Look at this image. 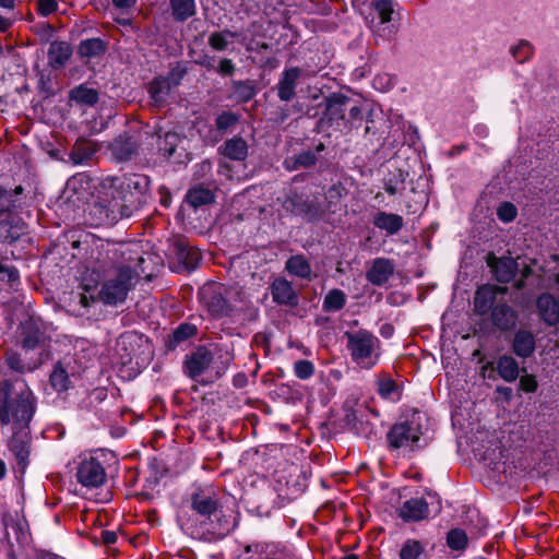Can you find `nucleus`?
Here are the masks:
<instances>
[{
	"label": "nucleus",
	"instance_id": "obj_1",
	"mask_svg": "<svg viewBox=\"0 0 559 559\" xmlns=\"http://www.w3.org/2000/svg\"><path fill=\"white\" fill-rule=\"evenodd\" d=\"M150 178L139 174L108 176L102 180L97 201L88 210L92 226H111L131 217L146 202Z\"/></svg>",
	"mask_w": 559,
	"mask_h": 559
},
{
	"label": "nucleus",
	"instance_id": "obj_2",
	"mask_svg": "<svg viewBox=\"0 0 559 559\" xmlns=\"http://www.w3.org/2000/svg\"><path fill=\"white\" fill-rule=\"evenodd\" d=\"M144 262L140 255L133 257L130 250L124 249L122 245H108L100 252L98 258L97 272L102 275L100 289L97 296L85 293L78 294L79 304L87 308L97 299L107 306H119L123 304L130 290L135 286L140 276L136 265Z\"/></svg>",
	"mask_w": 559,
	"mask_h": 559
},
{
	"label": "nucleus",
	"instance_id": "obj_3",
	"mask_svg": "<svg viewBox=\"0 0 559 559\" xmlns=\"http://www.w3.org/2000/svg\"><path fill=\"white\" fill-rule=\"evenodd\" d=\"M190 509L192 515L180 511L177 521L181 530L193 538L218 540L236 526L235 518L223 509L217 493L210 486L199 487L191 493Z\"/></svg>",
	"mask_w": 559,
	"mask_h": 559
},
{
	"label": "nucleus",
	"instance_id": "obj_4",
	"mask_svg": "<svg viewBox=\"0 0 559 559\" xmlns=\"http://www.w3.org/2000/svg\"><path fill=\"white\" fill-rule=\"evenodd\" d=\"M36 406L37 399L25 382L19 391H13L12 384L5 383L0 392V424L11 425L13 430L28 429Z\"/></svg>",
	"mask_w": 559,
	"mask_h": 559
},
{
	"label": "nucleus",
	"instance_id": "obj_5",
	"mask_svg": "<svg viewBox=\"0 0 559 559\" xmlns=\"http://www.w3.org/2000/svg\"><path fill=\"white\" fill-rule=\"evenodd\" d=\"M346 348L354 364L362 369L374 367L381 356V342L369 330L346 331Z\"/></svg>",
	"mask_w": 559,
	"mask_h": 559
},
{
	"label": "nucleus",
	"instance_id": "obj_6",
	"mask_svg": "<svg viewBox=\"0 0 559 559\" xmlns=\"http://www.w3.org/2000/svg\"><path fill=\"white\" fill-rule=\"evenodd\" d=\"M282 206L286 212L300 216L309 223L319 222L325 214L318 199L296 191H290L285 197Z\"/></svg>",
	"mask_w": 559,
	"mask_h": 559
},
{
	"label": "nucleus",
	"instance_id": "obj_7",
	"mask_svg": "<svg viewBox=\"0 0 559 559\" xmlns=\"http://www.w3.org/2000/svg\"><path fill=\"white\" fill-rule=\"evenodd\" d=\"M391 449L414 451L424 447L421 443V430L414 421L395 424L386 436Z\"/></svg>",
	"mask_w": 559,
	"mask_h": 559
},
{
	"label": "nucleus",
	"instance_id": "obj_8",
	"mask_svg": "<svg viewBox=\"0 0 559 559\" xmlns=\"http://www.w3.org/2000/svg\"><path fill=\"white\" fill-rule=\"evenodd\" d=\"M227 293V288L218 283H207L200 289L201 301L213 317L222 318L233 313Z\"/></svg>",
	"mask_w": 559,
	"mask_h": 559
},
{
	"label": "nucleus",
	"instance_id": "obj_9",
	"mask_svg": "<svg viewBox=\"0 0 559 559\" xmlns=\"http://www.w3.org/2000/svg\"><path fill=\"white\" fill-rule=\"evenodd\" d=\"M107 474L103 463L96 456H85L78 465L76 479L87 488H98L106 481Z\"/></svg>",
	"mask_w": 559,
	"mask_h": 559
},
{
	"label": "nucleus",
	"instance_id": "obj_10",
	"mask_svg": "<svg viewBox=\"0 0 559 559\" xmlns=\"http://www.w3.org/2000/svg\"><path fill=\"white\" fill-rule=\"evenodd\" d=\"M169 254L177 261L180 270H193L201 260V252L183 238L174 240L169 247Z\"/></svg>",
	"mask_w": 559,
	"mask_h": 559
},
{
	"label": "nucleus",
	"instance_id": "obj_11",
	"mask_svg": "<svg viewBox=\"0 0 559 559\" xmlns=\"http://www.w3.org/2000/svg\"><path fill=\"white\" fill-rule=\"evenodd\" d=\"M211 347L199 346L186 356L183 368L186 374L195 380L206 371L212 373Z\"/></svg>",
	"mask_w": 559,
	"mask_h": 559
},
{
	"label": "nucleus",
	"instance_id": "obj_12",
	"mask_svg": "<svg viewBox=\"0 0 559 559\" xmlns=\"http://www.w3.org/2000/svg\"><path fill=\"white\" fill-rule=\"evenodd\" d=\"M7 445L14 455L17 466L22 472H24L29 463L31 453V437L28 429L13 430V435L8 440Z\"/></svg>",
	"mask_w": 559,
	"mask_h": 559
},
{
	"label": "nucleus",
	"instance_id": "obj_13",
	"mask_svg": "<svg viewBox=\"0 0 559 559\" xmlns=\"http://www.w3.org/2000/svg\"><path fill=\"white\" fill-rule=\"evenodd\" d=\"M491 324L500 332H509L515 329L519 321L518 311L506 301H499L490 312Z\"/></svg>",
	"mask_w": 559,
	"mask_h": 559
},
{
	"label": "nucleus",
	"instance_id": "obj_14",
	"mask_svg": "<svg viewBox=\"0 0 559 559\" xmlns=\"http://www.w3.org/2000/svg\"><path fill=\"white\" fill-rule=\"evenodd\" d=\"M486 261L498 282L507 284L514 278L518 263L513 258H497L493 253H488Z\"/></svg>",
	"mask_w": 559,
	"mask_h": 559
},
{
	"label": "nucleus",
	"instance_id": "obj_15",
	"mask_svg": "<svg viewBox=\"0 0 559 559\" xmlns=\"http://www.w3.org/2000/svg\"><path fill=\"white\" fill-rule=\"evenodd\" d=\"M212 377L219 379L224 376L233 364L234 348L227 344H215L211 347Z\"/></svg>",
	"mask_w": 559,
	"mask_h": 559
},
{
	"label": "nucleus",
	"instance_id": "obj_16",
	"mask_svg": "<svg viewBox=\"0 0 559 559\" xmlns=\"http://www.w3.org/2000/svg\"><path fill=\"white\" fill-rule=\"evenodd\" d=\"M304 75V71L298 67L285 69L277 82V96L283 102H290L296 95L298 81Z\"/></svg>",
	"mask_w": 559,
	"mask_h": 559
},
{
	"label": "nucleus",
	"instance_id": "obj_17",
	"mask_svg": "<svg viewBox=\"0 0 559 559\" xmlns=\"http://www.w3.org/2000/svg\"><path fill=\"white\" fill-rule=\"evenodd\" d=\"M506 287H497L490 285L479 287L476 290L474 297L475 311L480 316H484L489 311L491 312L495 305L499 302L497 301V294H506Z\"/></svg>",
	"mask_w": 559,
	"mask_h": 559
},
{
	"label": "nucleus",
	"instance_id": "obj_18",
	"mask_svg": "<svg viewBox=\"0 0 559 559\" xmlns=\"http://www.w3.org/2000/svg\"><path fill=\"white\" fill-rule=\"evenodd\" d=\"M540 320L548 326L559 325V300L551 294L544 293L536 300Z\"/></svg>",
	"mask_w": 559,
	"mask_h": 559
},
{
	"label": "nucleus",
	"instance_id": "obj_19",
	"mask_svg": "<svg viewBox=\"0 0 559 559\" xmlns=\"http://www.w3.org/2000/svg\"><path fill=\"white\" fill-rule=\"evenodd\" d=\"M138 146V141L132 135L123 134L110 143L109 150L117 162H126L136 153Z\"/></svg>",
	"mask_w": 559,
	"mask_h": 559
},
{
	"label": "nucleus",
	"instance_id": "obj_20",
	"mask_svg": "<svg viewBox=\"0 0 559 559\" xmlns=\"http://www.w3.org/2000/svg\"><path fill=\"white\" fill-rule=\"evenodd\" d=\"M394 273V265L389 259L377 258L371 267L366 273V278L372 285L381 286L385 284Z\"/></svg>",
	"mask_w": 559,
	"mask_h": 559
},
{
	"label": "nucleus",
	"instance_id": "obj_21",
	"mask_svg": "<svg viewBox=\"0 0 559 559\" xmlns=\"http://www.w3.org/2000/svg\"><path fill=\"white\" fill-rule=\"evenodd\" d=\"M512 350L520 358L531 357L536 349V338L533 332L520 329L515 332L512 341Z\"/></svg>",
	"mask_w": 559,
	"mask_h": 559
},
{
	"label": "nucleus",
	"instance_id": "obj_22",
	"mask_svg": "<svg viewBox=\"0 0 559 559\" xmlns=\"http://www.w3.org/2000/svg\"><path fill=\"white\" fill-rule=\"evenodd\" d=\"M271 294L276 304L296 306L298 304V295L293 285L285 278H276L271 285Z\"/></svg>",
	"mask_w": 559,
	"mask_h": 559
},
{
	"label": "nucleus",
	"instance_id": "obj_23",
	"mask_svg": "<svg viewBox=\"0 0 559 559\" xmlns=\"http://www.w3.org/2000/svg\"><path fill=\"white\" fill-rule=\"evenodd\" d=\"M429 515L428 503L423 498L406 500L400 508V516L404 521H420Z\"/></svg>",
	"mask_w": 559,
	"mask_h": 559
},
{
	"label": "nucleus",
	"instance_id": "obj_24",
	"mask_svg": "<svg viewBox=\"0 0 559 559\" xmlns=\"http://www.w3.org/2000/svg\"><path fill=\"white\" fill-rule=\"evenodd\" d=\"M21 344L25 349H34L44 341V333L34 319L25 320L20 325Z\"/></svg>",
	"mask_w": 559,
	"mask_h": 559
},
{
	"label": "nucleus",
	"instance_id": "obj_25",
	"mask_svg": "<svg viewBox=\"0 0 559 559\" xmlns=\"http://www.w3.org/2000/svg\"><path fill=\"white\" fill-rule=\"evenodd\" d=\"M372 223L374 227L384 230L390 236L397 234L404 226V219L401 215L384 211L377 212Z\"/></svg>",
	"mask_w": 559,
	"mask_h": 559
},
{
	"label": "nucleus",
	"instance_id": "obj_26",
	"mask_svg": "<svg viewBox=\"0 0 559 559\" xmlns=\"http://www.w3.org/2000/svg\"><path fill=\"white\" fill-rule=\"evenodd\" d=\"M377 392L383 399L397 402L402 397V389L386 372H381L377 378Z\"/></svg>",
	"mask_w": 559,
	"mask_h": 559
},
{
	"label": "nucleus",
	"instance_id": "obj_27",
	"mask_svg": "<svg viewBox=\"0 0 559 559\" xmlns=\"http://www.w3.org/2000/svg\"><path fill=\"white\" fill-rule=\"evenodd\" d=\"M72 56V48L67 41H52L48 48V64L52 69H60L66 66Z\"/></svg>",
	"mask_w": 559,
	"mask_h": 559
},
{
	"label": "nucleus",
	"instance_id": "obj_28",
	"mask_svg": "<svg viewBox=\"0 0 559 559\" xmlns=\"http://www.w3.org/2000/svg\"><path fill=\"white\" fill-rule=\"evenodd\" d=\"M427 545V542L407 538L400 547L399 559H429Z\"/></svg>",
	"mask_w": 559,
	"mask_h": 559
},
{
	"label": "nucleus",
	"instance_id": "obj_29",
	"mask_svg": "<svg viewBox=\"0 0 559 559\" xmlns=\"http://www.w3.org/2000/svg\"><path fill=\"white\" fill-rule=\"evenodd\" d=\"M69 365L70 360H60L55 365L50 373V384L57 392H64L71 385Z\"/></svg>",
	"mask_w": 559,
	"mask_h": 559
},
{
	"label": "nucleus",
	"instance_id": "obj_30",
	"mask_svg": "<svg viewBox=\"0 0 559 559\" xmlns=\"http://www.w3.org/2000/svg\"><path fill=\"white\" fill-rule=\"evenodd\" d=\"M348 102V97L343 94L334 93L325 98V111L324 117L329 121L343 120L345 117V106Z\"/></svg>",
	"mask_w": 559,
	"mask_h": 559
},
{
	"label": "nucleus",
	"instance_id": "obj_31",
	"mask_svg": "<svg viewBox=\"0 0 559 559\" xmlns=\"http://www.w3.org/2000/svg\"><path fill=\"white\" fill-rule=\"evenodd\" d=\"M221 153L231 160L242 162L248 156V144L242 138L234 136L225 141Z\"/></svg>",
	"mask_w": 559,
	"mask_h": 559
},
{
	"label": "nucleus",
	"instance_id": "obj_32",
	"mask_svg": "<svg viewBox=\"0 0 559 559\" xmlns=\"http://www.w3.org/2000/svg\"><path fill=\"white\" fill-rule=\"evenodd\" d=\"M97 152L95 143L88 140H78L70 153L71 160L76 164H84Z\"/></svg>",
	"mask_w": 559,
	"mask_h": 559
},
{
	"label": "nucleus",
	"instance_id": "obj_33",
	"mask_svg": "<svg viewBox=\"0 0 559 559\" xmlns=\"http://www.w3.org/2000/svg\"><path fill=\"white\" fill-rule=\"evenodd\" d=\"M317 163V156L313 151L306 150L298 155L288 156L284 159V167L289 170H297L299 168H308Z\"/></svg>",
	"mask_w": 559,
	"mask_h": 559
},
{
	"label": "nucleus",
	"instance_id": "obj_34",
	"mask_svg": "<svg viewBox=\"0 0 559 559\" xmlns=\"http://www.w3.org/2000/svg\"><path fill=\"white\" fill-rule=\"evenodd\" d=\"M186 200L191 206L199 207L212 203L214 194L211 189L198 185L188 190Z\"/></svg>",
	"mask_w": 559,
	"mask_h": 559
},
{
	"label": "nucleus",
	"instance_id": "obj_35",
	"mask_svg": "<svg viewBox=\"0 0 559 559\" xmlns=\"http://www.w3.org/2000/svg\"><path fill=\"white\" fill-rule=\"evenodd\" d=\"M69 98L80 105L94 106L98 102V93L96 90L81 84L70 91Z\"/></svg>",
	"mask_w": 559,
	"mask_h": 559
},
{
	"label": "nucleus",
	"instance_id": "obj_36",
	"mask_svg": "<svg viewBox=\"0 0 559 559\" xmlns=\"http://www.w3.org/2000/svg\"><path fill=\"white\" fill-rule=\"evenodd\" d=\"M497 371L504 381L512 382L519 377V364L513 357L503 355L497 360Z\"/></svg>",
	"mask_w": 559,
	"mask_h": 559
},
{
	"label": "nucleus",
	"instance_id": "obj_37",
	"mask_svg": "<svg viewBox=\"0 0 559 559\" xmlns=\"http://www.w3.org/2000/svg\"><path fill=\"white\" fill-rule=\"evenodd\" d=\"M170 88L171 86L169 79L159 76L155 78L150 83L148 93L154 103L163 104L166 100L168 94L170 93Z\"/></svg>",
	"mask_w": 559,
	"mask_h": 559
},
{
	"label": "nucleus",
	"instance_id": "obj_38",
	"mask_svg": "<svg viewBox=\"0 0 559 559\" xmlns=\"http://www.w3.org/2000/svg\"><path fill=\"white\" fill-rule=\"evenodd\" d=\"M159 143L158 150L166 157H175L177 154L178 145L182 142V139L177 132L167 131L162 136L158 134Z\"/></svg>",
	"mask_w": 559,
	"mask_h": 559
},
{
	"label": "nucleus",
	"instance_id": "obj_39",
	"mask_svg": "<svg viewBox=\"0 0 559 559\" xmlns=\"http://www.w3.org/2000/svg\"><path fill=\"white\" fill-rule=\"evenodd\" d=\"M92 190V179L87 174L80 173L68 179L66 191H72L79 198Z\"/></svg>",
	"mask_w": 559,
	"mask_h": 559
},
{
	"label": "nucleus",
	"instance_id": "obj_40",
	"mask_svg": "<svg viewBox=\"0 0 559 559\" xmlns=\"http://www.w3.org/2000/svg\"><path fill=\"white\" fill-rule=\"evenodd\" d=\"M286 270L295 276L308 278L311 267L306 258L301 254L290 257L286 262Z\"/></svg>",
	"mask_w": 559,
	"mask_h": 559
},
{
	"label": "nucleus",
	"instance_id": "obj_41",
	"mask_svg": "<svg viewBox=\"0 0 559 559\" xmlns=\"http://www.w3.org/2000/svg\"><path fill=\"white\" fill-rule=\"evenodd\" d=\"M236 33L229 29L213 32L209 35L207 44L213 50L222 52L227 50L228 45L231 43V39L236 37Z\"/></svg>",
	"mask_w": 559,
	"mask_h": 559
},
{
	"label": "nucleus",
	"instance_id": "obj_42",
	"mask_svg": "<svg viewBox=\"0 0 559 559\" xmlns=\"http://www.w3.org/2000/svg\"><path fill=\"white\" fill-rule=\"evenodd\" d=\"M173 15L177 21H186L195 14L194 0H170Z\"/></svg>",
	"mask_w": 559,
	"mask_h": 559
},
{
	"label": "nucleus",
	"instance_id": "obj_43",
	"mask_svg": "<svg viewBox=\"0 0 559 559\" xmlns=\"http://www.w3.org/2000/svg\"><path fill=\"white\" fill-rule=\"evenodd\" d=\"M106 43L100 38H90L81 41L79 45V53L82 57H97L106 51Z\"/></svg>",
	"mask_w": 559,
	"mask_h": 559
},
{
	"label": "nucleus",
	"instance_id": "obj_44",
	"mask_svg": "<svg viewBox=\"0 0 559 559\" xmlns=\"http://www.w3.org/2000/svg\"><path fill=\"white\" fill-rule=\"evenodd\" d=\"M5 362L9 366L10 369L20 372H31L37 369L41 361H34V362H24L21 358V356L14 352H8L5 355Z\"/></svg>",
	"mask_w": 559,
	"mask_h": 559
},
{
	"label": "nucleus",
	"instance_id": "obj_45",
	"mask_svg": "<svg viewBox=\"0 0 559 559\" xmlns=\"http://www.w3.org/2000/svg\"><path fill=\"white\" fill-rule=\"evenodd\" d=\"M447 545L450 549L463 551L468 545V537L461 528H452L447 534Z\"/></svg>",
	"mask_w": 559,
	"mask_h": 559
},
{
	"label": "nucleus",
	"instance_id": "obj_46",
	"mask_svg": "<svg viewBox=\"0 0 559 559\" xmlns=\"http://www.w3.org/2000/svg\"><path fill=\"white\" fill-rule=\"evenodd\" d=\"M346 304V296L341 289H332L330 290L324 300H323V309L325 311H338Z\"/></svg>",
	"mask_w": 559,
	"mask_h": 559
},
{
	"label": "nucleus",
	"instance_id": "obj_47",
	"mask_svg": "<svg viewBox=\"0 0 559 559\" xmlns=\"http://www.w3.org/2000/svg\"><path fill=\"white\" fill-rule=\"evenodd\" d=\"M510 53L518 63H524L533 56V47L526 40H520L516 45L511 46Z\"/></svg>",
	"mask_w": 559,
	"mask_h": 559
},
{
	"label": "nucleus",
	"instance_id": "obj_48",
	"mask_svg": "<svg viewBox=\"0 0 559 559\" xmlns=\"http://www.w3.org/2000/svg\"><path fill=\"white\" fill-rule=\"evenodd\" d=\"M0 282L7 283L10 287H15L20 283L19 270L14 265L0 261Z\"/></svg>",
	"mask_w": 559,
	"mask_h": 559
},
{
	"label": "nucleus",
	"instance_id": "obj_49",
	"mask_svg": "<svg viewBox=\"0 0 559 559\" xmlns=\"http://www.w3.org/2000/svg\"><path fill=\"white\" fill-rule=\"evenodd\" d=\"M198 332V329L194 324L191 323H181L173 333L171 343L176 346L179 343L187 341L188 338L194 336Z\"/></svg>",
	"mask_w": 559,
	"mask_h": 559
},
{
	"label": "nucleus",
	"instance_id": "obj_50",
	"mask_svg": "<svg viewBox=\"0 0 559 559\" xmlns=\"http://www.w3.org/2000/svg\"><path fill=\"white\" fill-rule=\"evenodd\" d=\"M294 374L300 380L310 379L316 371V367L312 361L307 359H299L294 362Z\"/></svg>",
	"mask_w": 559,
	"mask_h": 559
},
{
	"label": "nucleus",
	"instance_id": "obj_51",
	"mask_svg": "<svg viewBox=\"0 0 559 559\" xmlns=\"http://www.w3.org/2000/svg\"><path fill=\"white\" fill-rule=\"evenodd\" d=\"M394 0H374L373 8L380 16L382 24L389 23L392 20Z\"/></svg>",
	"mask_w": 559,
	"mask_h": 559
},
{
	"label": "nucleus",
	"instance_id": "obj_52",
	"mask_svg": "<svg viewBox=\"0 0 559 559\" xmlns=\"http://www.w3.org/2000/svg\"><path fill=\"white\" fill-rule=\"evenodd\" d=\"M233 88L235 95L240 102H248L255 94L253 86L249 82H235Z\"/></svg>",
	"mask_w": 559,
	"mask_h": 559
},
{
	"label": "nucleus",
	"instance_id": "obj_53",
	"mask_svg": "<svg viewBox=\"0 0 559 559\" xmlns=\"http://www.w3.org/2000/svg\"><path fill=\"white\" fill-rule=\"evenodd\" d=\"M238 121V117L229 111L222 112L217 116L215 120V124L217 130L226 131L231 128Z\"/></svg>",
	"mask_w": 559,
	"mask_h": 559
},
{
	"label": "nucleus",
	"instance_id": "obj_54",
	"mask_svg": "<svg viewBox=\"0 0 559 559\" xmlns=\"http://www.w3.org/2000/svg\"><path fill=\"white\" fill-rule=\"evenodd\" d=\"M497 215L504 223L512 222L516 216V207L512 203L504 202L498 207Z\"/></svg>",
	"mask_w": 559,
	"mask_h": 559
},
{
	"label": "nucleus",
	"instance_id": "obj_55",
	"mask_svg": "<svg viewBox=\"0 0 559 559\" xmlns=\"http://www.w3.org/2000/svg\"><path fill=\"white\" fill-rule=\"evenodd\" d=\"M215 71L223 76H231L236 71V67L231 59L223 58L219 60Z\"/></svg>",
	"mask_w": 559,
	"mask_h": 559
},
{
	"label": "nucleus",
	"instance_id": "obj_56",
	"mask_svg": "<svg viewBox=\"0 0 559 559\" xmlns=\"http://www.w3.org/2000/svg\"><path fill=\"white\" fill-rule=\"evenodd\" d=\"M58 9L56 0H37V11L43 16H48Z\"/></svg>",
	"mask_w": 559,
	"mask_h": 559
},
{
	"label": "nucleus",
	"instance_id": "obj_57",
	"mask_svg": "<svg viewBox=\"0 0 559 559\" xmlns=\"http://www.w3.org/2000/svg\"><path fill=\"white\" fill-rule=\"evenodd\" d=\"M520 389L524 392H535L537 390V381L534 376L525 374L520 378Z\"/></svg>",
	"mask_w": 559,
	"mask_h": 559
},
{
	"label": "nucleus",
	"instance_id": "obj_58",
	"mask_svg": "<svg viewBox=\"0 0 559 559\" xmlns=\"http://www.w3.org/2000/svg\"><path fill=\"white\" fill-rule=\"evenodd\" d=\"M197 63L200 64L201 67L205 68L209 71L216 69L215 57H212L209 55H203L202 57H200L199 60H197Z\"/></svg>",
	"mask_w": 559,
	"mask_h": 559
},
{
	"label": "nucleus",
	"instance_id": "obj_59",
	"mask_svg": "<svg viewBox=\"0 0 559 559\" xmlns=\"http://www.w3.org/2000/svg\"><path fill=\"white\" fill-rule=\"evenodd\" d=\"M118 539V536L112 531H103L102 532V540L106 545H114Z\"/></svg>",
	"mask_w": 559,
	"mask_h": 559
},
{
	"label": "nucleus",
	"instance_id": "obj_60",
	"mask_svg": "<svg viewBox=\"0 0 559 559\" xmlns=\"http://www.w3.org/2000/svg\"><path fill=\"white\" fill-rule=\"evenodd\" d=\"M112 4L117 9H132L136 0H112Z\"/></svg>",
	"mask_w": 559,
	"mask_h": 559
},
{
	"label": "nucleus",
	"instance_id": "obj_61",
	"mask_svg": "<svg viewBox=\"0 0 559 559\" xmlns=\"http://www.w3.org/2000/svg\"><path fill=\"white\" fill-rule=\"evenodd\" d=\"M14 20L0 15V33H5L12 27Z\"/></svg>",
	"mask_w": 559,
	"mask_h": 559
},
{
	"label": "nucleus",
	"instance_id": "obj_62",
	"mask_svg": "<svg viewBox=\"0 0 559 559\" xmlns=\"http://www.w3.org/2000/svg\"><path fill=\"white\" fill-rule=\"evenodd\" d=\"M349 116L353 120L360 119L362 111L358 106H354L349 109Z\"/></svg>",
	"mask_w": 559,
	"mask_h": 559
},
{
	"label": "nucleus",
	"instance_id": "obj_63",
	"mask_svg": "<svg viewBox=\"0 0 559 559\" xmlns=\"http://www.w3.org/2000/svg\"><path fill=\"white\" fill-rule=\"evenodd\" d=\"M497 392L502 394L506 400H510L512 396V389L508 386H498Z\"/></svg>",
	"mask_w": 559,
	"mask_h": 559
},
{
	"label": "nucleus",
	"instance_id": "obj_64",
	"mask_svg": "<svg viewBox=\"0 0 559 559\" xmlns=\"http://www.w3.org/2000/svg\"><path fill=\"white\" fill-rule=\"evenodd\" d=\"M246 376L242 373H238L237 376L234 377V384L236 386H242L246 383Z\"/></svg>",
	"mask_w": 559,
	"mask_h": 559
}]
</instances>
